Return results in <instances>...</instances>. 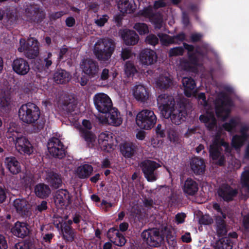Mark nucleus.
<instances>
[{"mask_svg": "<svg viewBox=\"0 0 249 249\" xmlns=\"http://www.w3.org/2000/svg\"><path fill=\"white\" fill-rule=\"evenodd\" d=\"M231 103L228 99H225L224 101L221 103V105H218V102L216 103L215 111L218 117L221 118L223 120H225L229 116L231 111Z\"/></svg>", "mask_w": 249, "mask_h": 249, "instance_id": "a211bd4d", "label": "nucleus"}, {"mask_svg": "<svg viewBox=\"0 0 249 249\" xmlns=\"http://www.w3.org/2000/svg\"><path fill=\"white\" fill-rule=\"evenodd\" d=\"M38 54L39 46L37 40L34 38L28 39L25 46V56L29 59H34Z\"/></svg>", "mask_w": 249, "mask_h": 249, "instance_id": "2eb2a0df", "label": "nucleus"}, {"mask_svg": "<svg viewBox=\"0 0 249 249\" xmlns=\"http://www.w3.org/2000/svg\"><path fill=\"white\" fill-rule=\"evenodd\" d=\"M240 181L242 187L246 188L249 192V166L244 168L241 176Z\"/></svg>", "mask_w": 249, "mask_h": 249, "instance_id": "37998d69", "label": "nucleus"}, {"mask_svg": "<svg viewBox=\"0 0 249 249\" xmlns=\"http://www.w3.org/2000/svg\"><path fill=\"white\" fill-rule=\"evenodd\" d=\"M108 20V17L107 15H103L102 17H98L95 20V23L99 26H103Z\"/></svg>", "mask_w": 249, "mask_h": 249, "instance_id": "e2e57ef3", "label": "nucleus"}, {"mask_svg": "<svg viewBox=\"0 0 249 249\" xmlns=\"http://www.w3.org/2000/svg\"><path fill=\"white\" fill-rule=\"evenodd\" d=\"M184 50L182 47H176L170 50L169 54L170 56H178L183 54Z\"/></svg>", "mask_w": 249, "mask_h": 249, "instance_id": "6e6d98bb", "label": "nucleus"}, {"mask_svg": "<svg viewBox=\"0 0 249 249\" xmlns=\"http://www.w3.org/2000/svg\"><path fill=\"white\" fill-rule=\"evenodd\" d=\"M182 84L184 88V93L187 97L196 95V85L194 79L191 77H183L182 79Z\"/></svg>", "mask_w": 249, "mask_h": 249, "instance_id": "5701e85b", "label": "nucleus"}, {"mask_svg": "<svg viewBox=\"0 0 249 249\" xmlns=\"http://www.w3.org/2000/svg\"><path fill=\"white\" fill-rule=\"evenodd\" d=\"M53 79L57 84H66L71 80V75L64 70H58L54 73Z\"/></svg>", "mask_w": 249, "mask_h": 249, "instance_id": "c756f323", "label": "nucleus"}, {"mask_svg": "<svg viewBox=\"0 0 249 249\" xmlns=\"http://www.w3.org/2000/svg\"><path fill=\"white\" fill-rule=\"evenodd\" d=\"M93 171L92 167L89 164H84L78 167L76 170L77 176L80 178L89 177Z\"/></svg>", "mask_w": 249, "mask_h": 249, "instance_id": "4c0bfd02", "label": "nucleus"}, {"mask_svg": "<svg viewBox=\"0 0 249 249\" xmlns=\"http://www.w3.org/2000/svg\"><path fill=\"white\" fill-rule=\"evenodd\" d=\"M17 151L21 154L31 155L34 151V147L30 141L22 135L14 141Z\"/></svg>", "mask_w": 249, "mask_h": 249, "instance_id": "9b49d317", "label": "nucleus"}, {"mask_svg": "<svg viewBox=\"0 0 249 249\" xmlns=\"http://www.w3.org/2000/svg\"><path fill=\"white\" fill-rule=\"evenodd\" d=\"M27 203L25 199H16L14 201V206L18 213L23 215L28 212Z\"/></svg>", "mask_w": 249, "mask_h": 249, "instance_id": "f704fd0d", "label": "nucleus"}, {"mask_svg": "<svg viewBox=\"0 0 249 249\" xmlns=\"http://www.w3.org/2000/svg\"><path fill=\"white\" fill-rule=\"evenodd\" d=\"M48 202L45 200H42L40 203L36 205L35 208V212L37 213H41L48 209Z\"/></svg>", "mask_w": 249, "mask_h": 249, "instance_id": "864d4df0", "label": "nucleus"}, {"mask_svg": "<svg viewBox=\"0 0 249 249\" xmlns=\"http://www.w3.org/2000/svg\"><path fill=\"white\" fill-rule=\"evenodd\" d=\"M140 166L144 174V177L148 181H154L157 180L158 174L156 170L161 166L159 163L154 160H145L142 161Z\"/></svg>", "mask_w": 249, "mask_h": 249, "instance_id": "39448f33", "label": "nucleus"}, {"mask_svg": "<svg viewBox=\"0 0 249 249\" xmlns=\"http://www.w3.org/2000/svg\"><path fill=\"white\" fill-rule=\"evenodd\" d=\"M199 222L204 225H209L213 222V219L209 215H204L201 217Z\"/></svg>", "mask_w": 249, "mask_h": 249, "instance_id": "bf43d9fd", "label": "nucleus"}, {"mask_svg": "<svg viewBox=\"0 0 249 249\" xmlns=\"http://www.w3.org/2000/svg\"><path fill=\"white\" fill-rule=\"evenodd\" d=\"M62 235L64 239L66 242H72L75 236L74 231L69 226L65 225L62 227Z\"/></svg>", "mask_w": 249, "mask_h": 249, "instance_id": "c9c22d12", "label": "nucleus"}, {"mask_svg": "<svg viewBox=\"0 0 249 249\" xmlns=\"http://www.w3.org/2000/svg\"><path fill=\"white\" fill-rule=\"evenodd\" d=\"M132 55V53L131 49L129 48H124L122 49L121 57L123 60H125L130 58Z\"/></svg>", "mask_w": 249, "mask_h": 249, "instance_id": "4d7b16f0", "label": "nucleus"}, {"mask_svg": "<svg viewBox=\"0 0 249 249\" xmlns=\"http://www.w3.org/2000/svg\"><path fill=\"white\" fill-rule=\"evenodd\" d=\"M154 13L153 11L152 8L149 6L147 8H144L142 10V15L146 18H149V19H150V18H151L153 15L154 14Z\"/></svg>", "mask_w": 249, "mask_h": 249, "instance_id": "680f3d73", "label": "nucleus"}, {"mask_svg": "<svg viewBox=\"0 0 249 249\" xmlns=\"http://www.w3.org/2000/svg\"><path fill=\"white\" fill-rule=\"evenodd\" d=\"M218 196L226 201H231L237 195L238 191L228 185H223L218 190Z\"/></svg>", "mask_w": 249, "mask_h": 249, "instance_id": "4be33fe9", "label": "nucleus"}, {"mask_svg": "<svg viewBox=\"0 0 249 249\" xmlns=\"http://www.w3.org/2000/svg\"><path fill=\"white\" fill-rule=\"evenodd\" d=\"M190 167L195 174L200 175L204 172L206 166L202 159L194 157L190 162Z\"/></svg>", "mask_w": 249, "mask_h": 249, "instance_id": "a878e982", "label": "nucleus"}, {"mask_svg": "<svg viewBox=\"0 0 249 249\" xmlns=\"http://www.w3.org/2000/svg\"><path fill=\"white\" fill-rule=\"evenodd\" d=\"M121 36L126 45H134L138 42L139 40V36L133 30H124Z\"/></svg>", "mask_w": 249, "mask_h": 249, "instance_id": "b1692460", "label": "nucleus"}, {"mask_svg": "<svg viewBox=\"0 0 249 249\" xmlns=\"http://www.w3.org/2000/svg\"><path fill=\"white\" fill-rule=\"evenodd\" d=\"M111 134L109 132L101 133L98 136V142L100 148L104 151H109L112 149Z\"/></svg>", "mask_w": 249, "mask_h": 249, "instance_id": "aec40b11", "label": "nucleus"}, {"mask_svg": "<svg viewBox=\"0 0 249 249\" xmlns=\"http://www.w3.org/2000/svg\"><path fill=\"white\" fill-rule=\"evenodd\" d=\"M158 36L162 41H165L167 43H172L173 42L172 39L167 35L159 34Z\"/></svg>", "mask_w": 249, "mask_h": 249, "instance_id": "69168bd1", "label": "nucleus"}, {"mask_svg": "<svg viewBox=\"0 0 249 249\" xmlns=\"http://www.w3.org/2000/svg\"><path fill=\"white\" fill-rule=\"evenodd\" d=\"M133 94L138 101L144 102L149 98V93L146 88L142 85H136L133 89Z\"/></svg>", "mask_w": 249, "mask_h": 249, "instance_id": "393cba45", "label": "nucleus"}, {"mask_svg": "<svg viewBox=\"0 0 249 249\" xmlns=\"http://www.w3.org/2000/svg\"><path fill=\"white\" fill-rule=\"evenodd\" d=\"M199 119L205 124V125L209 130L213 129L216 125V119L213 114H208L206 116L201 115Z\"/></svg>", "mask_w": 249, "mask_h": 249, "instance_id": "e433bc0d", "label": "nucleus"}, {"mask_svg": "<svg viewBox=\"0 0 249 249\" xmlns=\"http://www.w3.org/2000/svg\"><path fill=\"white\" fill-rule=\"evenodd\" d=\"M197 183L191 178H188L184 182L183 192L190 196L194 195L198 191Z\"/></svg>", "mask_w": 249, "mask_h": 249, "instance_id": "7c9ffc66", "label": "nucleus"}, {"mask_svg": "<svg viewBox=\"0 0 249 249\" xmlns=\"http://www.w3.org/2000/svg\"><path fill=\"white\" fill-rule=\"evenodd\" d=\"M158 104L164 117L169 116V111L174 108L175 102L173 97L165 93L160 95L157 98Z\"/></svg>", "mask_w": 249, "mask_h": 249, "instance_id": "0eeeda50", "label": "nucleus"}, {"mask_svg": "<svg viewBox=\"0 0 249 249\" xmlns=\"http://www.w3.org/2000/svg\"><path fill=\"white\" fill-rule=\"evenodd\" d=\"M118 7L123 14L131 13L133 10L132 4L129 0H120L118 2Z\"/></svg>", "mask_w": 249, "mask_h": 249, "instance_id": "58836bf2", "label": "nucleus"}, {"mask_svg": "<svg viewBox=\"0 0 249 249\" xmlns=\"http://www.w3.org/2000/svg\"><path fill=\"white\" fill-rule=\"evenodd\" d=\"M18 115L19 120L23 123L33 124L39 119L40 111L35 104L28 103L22 105L19 107Z\"/></svg>", "mask_w": 249, "mask_h": 249, "instance_id": "7ed1b4c3", "label": "nucleus"}, {"mask_svg": "<svg viewBox=\"0 0 249 249\" xmlns=\"http://www.w3.org/2000/svg\"><path fill=\"white\" fill-rule=\"evenodd\" d=\"M157 116L154 111L150 109H143L137 115L136 122L142 129H150L156 124Z\"/></svg>", "mask_w": 249, "mask_h": 249, "instance_id": "20e7f679", "label": "nucleus"}, {"mask_svg": "<svg viewBox=\"0 0 249 249\" xmlns=\"http://www.w3.org/2000/svg\"><path fill=\"white\" fill-rule=\"evenodd\" d=\"M169 112V116L164 118L166 119L170 118L172 122L177 125H178L184 122L187 115L184 106L180 107L178 108H174Z\"/></svg>", "mask_w": 249, "mask_h": 249, "instance_id": "ddd939ff", "label": "nucleus"}, {"mask_svg": "<svg viewBox=\"0 0 249 249\" xmlns=\"http://www.w3.org/2000/svg\"><path fill=\"white\" fill-rule=\"evenodd\" d=\"M51 191L49 186L44 183H39L35 187L36 195L40 198L47 197L51 194Z\"/></svg>", "mask_w": 249, "mask_h": 249, "instance_id": "473e14b6", "label": "nucleus"}, {"mask_svg": "<svg viewBox=\"0 0 249 249\" xmlns=\"http://www.w3.org/2000/svg\"><path fill=\"white\" fill-rule=\"evenodd\" d=\"M112 242L116 246L122 247L125 244L126 240L124 235L119 231Z\"/></svg>", "mask_w": 249, "mask_h": 249, "instance_id": "603ef678", "label": "nucleus"}, {"mask_svg": "<svg viewBox=\"0 0 249 249\" xmlns=\"http://www.w3.org/2000/svg\"><path fill=\"white\" fill-rule=\"evenodd\" d=\"M45 180L52 188L54 189L60 187L63 183L61 175L52 170L46 171Z\"/></svg>", "mask_w": 249, "mask_h": 249, "instance_id": "6ab92c4d", "label": "nucleus"}, {"mask_svg": "<svg viewBox=\"0 0 249 249\" xmlns=\"http://www.w3.org/2000/svg\"><path fill=\"white\" fill-rule=\"evenodd\" d=\"M116 48L115 41L109 37L100 38L93 47V52L100 61L106 62L111 57Z\"/></svg>", "mask_w": 249, "mask_h": 249, "instance_id": "f257e3e1", "label": "nucleus"}, {"mask_svg": "<svg viewBox=\"0 0 249 249\" xmlns=\"http://www.w3.org/2000/svg\"><path fill=\"white\" fill-rule=\"evenodd\" d=\"M186 214L184 213H178L176 214L175 219L178 224L182 223L184 221Z\"/></svg>", "mask_w": 249, "mask_h": 249, "instance_id": "0e129e2a", "label": "nucleus"}, {"mask_svg": "<svg viewBox=\"0 0 249 249\" xmlns=\"http://www.w3.org/2000/svg\"><path fill=\"white\" fill-rule=\"evenodd\" d=\"M247 138L246 134H243L241 136L235 135L232 139V144L235 148H238L241 147L244 142Z\"/></svg>", "mask_w": 249, "mask_h": 249, "instance_id": "a18cd8bd", "label": "nucleus"}, {"mask_svg": "<svg viewBox=\"0 0 249 249\" xmlns=\"http://www.w3.org/2000/svg\"><path fill=\"white\" fill-rule=\"evenodd\" d=\"M243 225L246 230L249 231V213L244 216Z\"/></svg>", "mask_w": 249, "mask_h": 249, "instance_id": "338daca9", "label": "nucleus"}, {"mask_svg": "<svg viewBox=\"0 0 249 249\" xmlns=\"http://www.w3.org/2000/svg\"><path fill=\"white\" fill-rule=\"evenodd\" d=\"M137 149V146L131 142H125L120 146L121 152L125 158H128L133 156Z\"/></svg>", "mask_w": 249, "mask_h": 249, "instance_id": "cd10ccee", "label": "nucleus"}, {"mask_svg": "<svg viewBox=\"0 0 249 249\" xmlns=\"http://www.w3.org/2000/svg\"><path fill=\"white\" fill-rule=\"evenodd\" d=\"M79 129L81 132L82 137L84 139L89 146L92 147L93 145V143L95 142V135L92 132L85 130L84 128H82L81 127Z\"/></svg>", "mask_w": 249, "mask_h": 249, "instance_id": "ea45409f", "label": "nucleus"}, {"mask_svg": "<svg viewBox=\"0 0 249 249\" xmlns=\"http://www.w3.org/2000/svg\"><path fill=\"white\" fill-rule=\"evenodd\" d=\"M106 114L105 119L99 118V121L102 123H107L114 126H119L122 123V119L117 108L112 107Z\"/></svg>", "mask_w": 249, "mask_h": 249, "instance_id": "f8f14e48", "label": "nucleus"}, {"mask_svg": "<svg viewBox=\"0 0 249 249\" xmlns=\"http://www.w3.org/2000/svg\"><path fill=\"white\" fill-rule=\"evenodd\" d=\"M7 133L8 137L13 138V141L22 135L19 132V128L16 126V124L14 123L10 124Z\"/></svg>", "mask_w": 249, "mask_h": 249, "instance_id": "79ce46f5", "label": "nucleus"}, {"mask_svg": "<svg viewBox=\"0 0 249 249\" xmlns=\"http://www.w3.org/2000/svg\"><path fill=\"white\" fill-rule=\"evenodd\" d=\"M4 163L6 168L12 174L16 175L20 172L21 167L19 162L15 157H10L5 158Z\"/></svg>", "mask_w": 249, "mask_h": 249, "instance_id": "bb28decb", "label": "nucleus"}, {"mask_svg": "<svg viewBox=\"0 0 249 249\" xmlns=\"http://www.w3.org/2000/svg\"><path fill=\"white\" fill-rule=\"evenodd\" d=\"M30 12L31 14H33V16L36 15V17H38V15L39 14L40 15L38 16V17H40L41 18H45V14L43 11L39 8L35 7V6L31 5L27 7L26 10V12L28 13Z\"/></svg>", "mask_w": 249, "mask_h": 249, "instance_id": "09e8293b", "label": "nucleus"}, {"mask_svg": "<svg viewBox=\"0 0 249 249\" xmlns=\"http://www.w3.org/2000/svg\"><path fill=\"white\" fill-rule=\"evenodd\" d=\"M82 71L89 77H94L97 75L99 68L97 62L91 58H84L80 63Z\"/></svg>", "mask_w": 249, "mask_h": 249, "instance_id": "9d476101", "label": "nucleus"}, {"mask_svg": "<svg viewBox=\"0 0 249 249\" xmlns=\"http://www.w3.org/2000/svg\"><path fill=\"white\" fill-rule=\"evenodd\" d=\"M94 103L97 109L103 113H107L112 107V101L109 97L104 93H99L95 95Z\"/></svg>", "mask_w": 249, "mask_h": 249, "instance_id": "6e6552de", "label": "nucleus"}, {"mask_svg": "<svg viewBox=\"0 0 249 249\" xmlns=\"http://www.w3.org/2000/svg\"><path fill=\"white\" fill-rule=\"evenodd\" d=\"M157 86L160 89H167L173 85V81L170 76L167 75L160 76L157 81Z\"/></svg>", "mask_w": 249, "mask_h": 249, "instance_id": "72a5a7b5", "label": "nucleus"}, {"mask_svg": "<svg viewBox=\"0 0 249 249\" xmlns=\"http://www.w3.org/2000/svg\"><path fill=\"white\" fill-rule=\"evenodd\" d=\"M135 29L140 35H145L149 32L147 25L144 23H137L134 26Z\"/></svg>", "mask_w": 249, "mask_h": 249, "instance_id": "de8ad7c7", "label": "nucleus"}, {"mask_svg": "<svg viewBox=\"0 0 249 249\" xmlns=\"http://www.w3.org/2000/svg\"><path fill=\"white\" fill-rule=\"evenodd\" d=\"M222 217L220 216H217L216 218V233L219 236H225L227 234L228 230L226 227L224 219L226 215L221 213Z\"/></svg>", "mask_w": 249, "mask_h": 249, "instance_id": "c85d7f7f", "label": "nucleus"}, {"mask_svg": "<svg viewBox=\"0 0 249 249\" xmlns=\"http://www.w3.org/2000/svg\"><path fill=\"white\" fill-rule=\"evenodd\" d=\"M125 74L127 77L133 76L137 71L134 64L131 61H127L124 66Z\"/></svg>", "mask_w": 249, "mask_h": 249, "instance_id": "c03bdc74", "label": "nucleus"}, {"mask_svg": "<svg viewBox=\"0 0 249 249\" xmlns=\"http://www.w3.org/2000/svg\"><path fill=\"white\" fill-rule=\"evenodd\" d=\"M139 59L142 65L149 66L157 61V55L153 50L145 49L140 53Z\"/></svg>", "mask_w": 249, "mask_h": 249, "instance_id": "f3484780", "label": "nucleus"}, {"mask_svg": "<svg viewBox=\"0 0 249 249\" xmlns=\"http://www.w3.org/2000/svg\"><path fill=\"white\" fill-rule=\"evenodd\" d=\"M14 249H30L28 244L18 243L15 245Z\"/></svg>", "mask_w": 249, "mask_h": 249, "instance_id": "774afa93", "label": "nucleus"}, {"mask_svg": "<svg viewBox=\"0 0 249 249\" xmlns=\"http://www.w3.org/2000/svg\"><path fill=\"white\" fill-rule=\"evenodd\" d=\"M60 108L67 112H72L77 107V101L72 96L64 95L60 100Z\"/></svg>", "mask_w": 249, "mask_h": 249, "instance_id": "dca6fc26", "label": "nucleus"}, {"mask_svg": "<svg viewBox=\"0 0 249 249\" xmlns=\"http://www.w3.org/2000/svg\"><path fill=\"white\" fill-rule=\"evenodd\" d=\"M13 70L17 74L25 75L29 71L30 68L28 62L22 58L14 59L12 64Z\"/></svg>", "mask_w": 249, "mask_h": 249, "instance_id": "4468645a", "label": "nucleus"}, {"mask_svg": "<svg viewBox=\"0 0 249 249\" xmlns=\"http://www.w3.org/2000/svg\"><path fill=\"white\" fill-rule=\"evenodd\" d=\"M12 232L16 236L23 238L26 236L28 232L27 224L24 222H17L15 223L12 229Z\"/></svg>", "mask_w": 249, "mask_h": 249, "instance_id": "2f4dec72", "label": "nucleus"}, {"mask_svg": "<svg viewBox=\"0 0 249 249\" xmlns=\"http://www.w3.org/2000/svg\"><path fill=\"white\" fill-rule=\"evenodd\" d=\"M240 122L238 118H233L230 120L229 123L223 124V127L228 131H231Z\"/></svg>", "mask_w": 249, "mask_h": 249, "instance_id": "3c124183", "label": "nucleus"}, {"mask_svg": "<svg viewBox=\"0 0 249 249\" xmlns=\"http://www.w3.org/2000/svg\"><path fill=\"white\" fill-rule=\"evenodd\" d=\"M221 146L225 148L227 152H231V148L228 143L224 142L220 139L218 133L213 138V142L210 146V156L213 160L215 161V163L219 165H222L225 162V158L221 152Z\"/></svg>", "mask_w": 249, "mask_h": 249, "instance_id": "f03ea898", "label": "nucleus"}, {"mask_svg": "<svg viewBox=\"0 0 249 249\" xmlns=\"http://www.w3.org/2000/svg\"><path fill=\"white\" fill-rule=\"evenodd\" d=\"M40 230L42 231L41 237L42 241L44 243H50L51 240L53 237L54 234L52 232H47V228H46L45 225H42L41 226Z\"/></svg>", "mask_w": 249, "mask_h": 249, "instance_id": "49530a36", "label": "nucleus"}, {"mask_svg": "<svg viewBox=\"0 0 249 249\" xmlns=\"http://www.w3.org/2000/svg\"><path fill=\"white\" fill-rule=\"evenodd\" d=\"M214 248L215 249H231L232 245L230 239L221 238L216 242Z\"/></svg>", "mask_w": 249, "mask_h": 249, "instance_id": "a19ab883", "label": "nucleus"}, {"mask_svg": "<svg viewBox=\"0 0 249 249\" xmlns=\"http://www.w3.org/2000/svg\"><path fill=\"white\" fill-rule=\"evenodd\" d=\"M150 20L155 25V28L160 29L162 26V18L159 13H154Z\"/></svg>", "mask_w": 249, "mask_h": 249, "instance_id": "8fccbe9b", "label": "nucleus"}, {"mask_svg": "<svg viewBox=\"0 0 249 249\" xmlns=\"http://www.w3.org/2000/svg\"><path fill=\"white\" fill-rule=\"evenodd\" d=\"M48 149L51 155L55 158L62 159L65 156L63 144L56 138H53L48 143Z\"/></svg>", "mask_w": 249, "mask_h": 249, "instance_id": "1a4fd4ad", "label": "nucleus"}, {"mask_svg": "<svg viewBox=\"0 0 249 249\" xmlns=\"http://www.w3.org/2000/svg\"><path fill=\"white\" fill-rule=\"evenodd\" d=\"M168 138L171 141L177 142L179 140L178 134L174 130L170 129L168 133Z\"/></svg>", "mask_w": 249, "mask_h": 249, "instance_id": "13d9d810", "label": "nucleus"}, {"mask_svg": "<svg viewBox=\"0 0 249 249\" xmlns=\"http://www.w3.org/2000/svg\"><path fill=\"white\" fill-rule=\"evenodd\" d=\"M145 41L147 44L155 46L158 43L159 39L156 35L150 34L147 36Z\"/></svg>", "mask_w": 249, "mask_h": 249, "instance_id": "5fc2aeb1", "label": "nucleus"}, {"mask_svg": "<svg viewBox=\"0 0 249 249\" xmlns=\"http://www.w3.org/2000/svg\"><path fill=\"white\" fill-rule=\"evenodd\" d=\"M141 236L147 244L152 247H159L162 242L163 238L160 234L159 230L157 228L149 229L144 230Z\"/></svg>", "mask_w": 249, "mask_h": 249, "instance_id": "423d86ee", "label": "nucleus"}, {"mask_svg": "<svg viewBox=\"0 0 249 249\" xmlns=\"http://www.w3.org/2000/svg\"><path fill=\"white\" fill-rule=\"evenodd\" d=\"M119 231L115 228L110 229L107 232V237L109 239L111 242H113L114 240L116 235L118 234Z\"/></svg>", "mask_w": 249, "mask_h": 249, "instance_id": "052dcab7", "label": "nucleus"}, {"mask_svg": "<svg viewBox=\"0 0 249 249\" xmlns=\"http://www.w3.org/2000/svg\"><path fill=\"white\" fill-rule=\"evenodd\" d=\"M54 203L58 207H62L70 204V196L69 193L64 189L57 190L54 196Z\"/></svg>", "mask_w": 249, "mask_h": 249, "instance_id": "412c9836", "label": "nucleus"}]
</instances>
